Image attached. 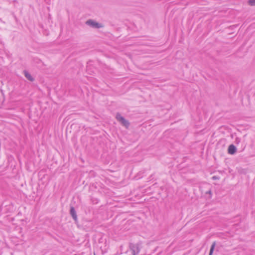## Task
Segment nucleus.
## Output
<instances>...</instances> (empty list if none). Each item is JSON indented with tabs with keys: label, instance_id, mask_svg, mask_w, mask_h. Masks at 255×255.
Returning <instances> with one entry per match:
<instances>
[{
	"label": "nucleus",
	"instance_id": "7",
	"mask_svg": "<svg viewBox=\"0 0 255 255\" xmlns=\"http://www.w3.org/2000/svg\"><path fill=\"white\" fill-rule=\"evenodd\" d=\"M215 246H216V242H214L211 246L209 255H212L213 251H214L215 247Z\"/></svg>",
	"mask_w": 255,
	"mask_h": 255
},
{
	"label": "nucleus",
	"instance_id": "4",
	"mask_svg": "<svg viewBox=\"0 0 255 255\" xmlns=\"http://www.w3.org/2000/svg\"><path fill=\"white\" fill-rule=\"evenodd\" d=\"M228 153L230 154H234L236 152L237 148L233 144H231L228 147Z\"/></svg>",
	"mask_w": 255,
	"mask_h": 255
},
{
	"label": "nucleus",
	"instance_id": "9",
	"mask_svg": "<svg viewBox=\"0 0 255 255\" xmlns=\"http://www.w3.org/2000/svg\"><path fill=\"white\" fill-rule=\"evenodd\" d=\"M212 178H213V179H215H215H218L216 176H213V177H212Z\"/></svg>",
	"mask_w": 255,
	"mask_h": 255
},
{
	"label": "nucleus",
	"instance_id": "8",
	"mask_svg": "<svg viewBox=\"0 0 255 255\" xmlns=\"http://www.w3.org/2000/svg\"><path fill=\"white\" fill-rule=\"evenodd\" d=\"M249 4L251 6H255V0H249Z\"/></svg>",
	"mask_w": 255,
	"mask_h": 255
},
{
	"label": "nucleus",
	"instance_id": "3",
	"mask_svg": "<svg viewBox=\"0 0 255 255\" xmlns=\"http://www.w3.org/2000/svg\"><path fill=\"white\" fill-rule=\"evenodd\" d=\"M86 24L93 28H99L102 27V25L100 23L91 19L87 20Z\"/></svg>",
	"mask_w": 255,
	"mask_h": 255
},
{
	"label": "nucleus",
	"instance_id": "1",
	"mask_svg": "<svg viewBox=\"0 0 255 255\" xmlns=\"http://www.w3.org/2000/svg\"><path fill=\"white\" fill-rule=\"evenodd\" d=\"M130 249L132 251V254L133 255H137L141 248V243H138L137 244H130L129 245Z\"/></svg>",
	"mask_w": 255,
	"mask_h": 255
},
{
	"label": "nucleus",
	"instance_id": "5",
	"mask_svg": "<svg viewBox=\"0 0 255 255\" xmlns=\"http://www.w3.org/2000/svg\"><path fill=\"white\" fill-rule=\"evenodd\" d=\"M24 76L25 77L29 80L30 81H33L34 78L32 77V76L30 75V73H29L27 71H24Z\"/></svg>",
	"mask_w": 255,
	"mask_h": 255
},
{
	"label": "nucleus",
	"instance_id": "2",
	"mask_svg": "<svg viewBox=\"0 0 255 255\" xmlns=\"http://www.w3.org/2000/svg\"><path fill=\"white\" fill-rule=\"evenodd\" d=\"M116 118V119L125 127L128 128L129 126V123L126 120L123 116H122L121 114L119 113L117 114Z\"/></svg>",
	"mask_w": 255,
	"mask_h": 255
},
{
	"label": "nucleus",
	"instance_id": "6",
	"mask_svg": "<svg viewBox=\"0 0 255 255\" xmlns=\"http://www.w3.org/2000/svg\"><path fill=\"white\" fill-rule=\"evenodd\" d=\"M70 214L73 218L75 220H77V215L76 213V211L73 207H71L70 208Z\"/></svg>",
	"mask_w": 255,
	"mask_h": 255
}]
</instances>
